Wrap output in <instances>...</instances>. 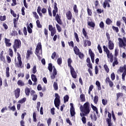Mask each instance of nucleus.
Here are the masks:
<instances>
[{
  "instance_id": "1",
  "label": "nucleus",
  "mask_w": 126,
  "mask_h": 126,
  "mask_svg": "<svg viewBox=\"0 0 126 126\" xmlns=\"http://www.w3.org/2000/svg\"><path fill=\"white\" fill-rule=\"evenodd\" d=\"M80 110L81 113L80 114V117H82L83 116H87L90 113V111H91V108H90V104H89V102H86L83 105H81L80 106Z\"/></svg>"
},
{
  "instance_id": "2",
  "label": "nucleus",
  "mask_w": 126,
  "mask_h": 126,
  "mask_svg": "<svg viewBox=\"0 0 126 126\" xmlns=\"http://www.w3.org/2000/svg\"><path fill=\"white\" fill-rule=\"evenodd\" d=\"M58 4L56 2L54 3V9L53 10V15L54 17H55V20L57 21V23L59 24V25H63V23L62 20V16H61V14H57L58 13Z\"/></svg>"
},
{
  "instance_id": "3",
  "label": "nucleus",
  "mask_w": 126,
  "mask_h": 126,
  "mask_svg": "<svg viewBox=\"0 0 126 126\" xmlns=\"http://www.w3.org/2000/svg\"><path fill=\"white\" fill-rule=\"evenodd\" d=\"M13 48L14 49V52L16 53L17 52V49H20L21 48V41L20 39H15L14 41V44L13 45Z\"/></svg>"
},
{
  "instance_id": "4",
  "label": "nucleus",
  "mask_w": 126,
  "mask_h": 126,
  "mask_svg": "<svg viewBox=\"0 0 126 126\" xmlns=\"http://www.w3.org/2000/svg\"><path fill=\"white\" fill-rule=\"evenodd\" d=\"M55 98L54 100V105L55 106V107L56 108H57V109L58 110L60 109V105H61V100L60 99H61V96H60L59 95V94L57 93H56L55 94Z\"/></svg>"
},
{
  "instance_id": "5",
  "label": "nucleus",
  "mask_w": 126,
  "mask_h": 126,
  "mask_svg": "<svg viewBox=\"0 0 126 126\" xmlns=\"http://www.w3.org/2000/svg\"><path fill=\"white\" fill-rule=\"evenodd\" d=\"M17 54V60L18 61V63H16V65L17 67H19L20 68H22L24 66L23 64H22V61L21 60V55L19 54L18 52Z\"/></svg>"
},
{
  "instance_id": "6",
  "label": "nucleus",
  "mask_w": 126,
  "mask_h": 126,
  "mask_svg": "<svg viewBox=\"0 0 126 126\" xmlns=\"http://www.w3.org/2000/svg\"><path fill=\"white\" fill-rule=\"evenodd\" d=\"M119 41V48H123V49H126V43L125 41L123 40L122 38H118Z\"/></svg>"
},
{
  "instance_id": "7",
  "label": "nucleus",
  "mask_w": 126,
  "mask_h": 126,
  "mask_svg": "<svg viewBox=\"0 0 126 126\" xmlns=\"http://www.w3.org/2000/svg\"><path fill=\"white\" fill-rule=\"evenodd\" d=\"M39 51H41L42 52V45L41 44V42L37 44L35 49V54L38 57H39Z\"/></svg>"
},
{
  "instance_id": "8",
  "label": "nucleus",
  "mask_w": 126,
  "mask_h": 126,
  "mask_svg": "<svg viewBox=\"0 0 126 126\" xmlns=\"http://www.w3.org/2000/svg\"><path fill=\"white\" fill-rule=\"evenodd\" d=\"M70 113L71 117H74V116H75V110L74 109V107L73 106V103H70Z\"/></svg>"
},
{
  "instance_id": "9",
  "label": "nucleus",
  "mask_w": 126,
  "mask_h": 126,
  "mask_svg": "<svg viewBox=\"0 0 126 126\" xmlns=\"http://www.w3.org/2000/svg\"><path fill=\"white\" fill-rule=\"evenodd\" d=\"M111 0H104V2L102 4V6L103 8H106L107 7L110 8L111 7V5H110V3L111 2Z\"/></svg>"
},
{
  "instance_id": "10",
  "label": "nucleus",
  "mask_w": 126,
  "mask_h": 126,
  "mask_svg": "<svg viewBox=\"0 0 126 126\" xmlns=\"http://www.w3.org/2000/svg\"><path fill=\"white\" fill-rule=\"evenodd\" d=\"M108 117L109 118L106 119V122L107 123V125H108V126H112V115L110 112H108Z\"/></svg>"
},
{
  "instance_id": "11",
  "label": "nucleus",
  "mask_w": 126,
  "mask_h": 126,
  "mask_svg": "<svg viewBox=\"0 0 126 126\" xmlns=\"http://www.w3.org/2000/svg\"><path fill=\"white\" fill-rule=\"evenodd\" d=\"M14 93L16 99L19 98V96H20V89L19 88H17L14 91Z\"/></svg>"
},
{
  "instance_id": "12",
  "label": "nucleus",
  "mask_w": 126,
  "mask_h": 126,
  "mask_svg": "<svg viewBox=\"0 0 126 126\" xmlns=\"http://www.w3.org/2000/svg\"><path fill=\"white\" fill-rule=\"evenodd\" d=\"M70 73L73 78H76L77 77V74L74 70V68H70Z\"/></svg>"
},
{
  "instance_id": "13",
  "label": "nucleus",
  "mask_w": 126,
  "mask_h": 126,
  "mask_svg": "<svg viewBox=\"0 0 126 126\" xmlns=\"http://www.w3.org/2000/svg\"><path fill=\"white\" fill-rule=\"evenodd\" d=\"M89 54L90 55L93 63H94V62H95L94 60V58H95V54L93 52H92V50H91V49L89 50Z\"/></svg>"
},
{
  "instance_id": "14",
  "label": "nucleus",
  "mask_w": 126,
  "mask_h": 126,
  "mask_svg": "<svg viewBox=\"0 0 126 126\" xmlns=\"http://www.w3.org/2000/svg\"><path fill=\"white\" fill-rule=\"evenodd\" d=\"M52 68H53V72L50 77L51 79H55L56 78V75H57V69H56L55 66H52Z\"/></svg>"
},
{
  "instance_id": "15",
  "label": "nucleus",
  "mask_w": 126,
  "mask_h": 126,
  "mask_svg": "<svg viewBox=\"0 0 126 126\" xmlns=\"http://www.w3.org/2000/svg\"><path fill=\"white\" fill-rule=\"evenodd\" d=\"M4 43L6 47H11L12 45L11 42H10V39H8L6 37L4 38Z\"/></svg>"
},
{
  "instance_id": "16",
  "label": "nucleus",
  "mask_w": 126,
  "mask_h": 126,
  "mask_svg": "<svg viewBox=\"0 0 126 126\" xmlns=\"http://www.w3.org/2000/svg\"><path fill=\"white\" fill-rule=\"evenodd\" d=\"M106 83H109L110 87L112 88L114 86V83L110 80V78L106 77L105 79Z\"/></svg>"
},
{
  "instance_id": "17",
  "label": "nucleus",
  "mask_w": 126,
  "mask_h": 126,
  "mask_svg": "<svg viewBox=\"0 0 126 126\" xmlns=\"http://www.w3.org/2000/svg\"><path fill=\"white\" fill-rule=\"evenodd\" d=\"M32 50H33L32 47L30 48V49L28 50L26 55V59H29V58H30V55H33Z\"/></svg>"
},
{
  "instance_id": "18",
  "label": "nucleus",
  "mask_w": 126,
  "mask_h": 126,
  "mask_svg": "<svg viewBox=\"0 0 126 126\" xmlns=\"http://www.w3.org/2000/svg\"><path fill=\"white\" fill-rule=\"evenodd\" d=\"M66 17L68 20H71L72 18V14L71 13V12L70 11H68L66 13Z\"/></svg>"
},
{
  "instance_id": "19",
  "label": "nucleus",
  "mask_w": 126,
  "mask_h": 126,
  "mask_svg": "<svg viewBox=\"0 0 126 126\" xmlns=\"http://www.w3.org/2000/svg\"><path fill=\"white\" fill-rule=\"evenodd\" d=\"M114 47L115 46L113 41L109 40L108 41V49H109V50H114Z\"/></svg>"
},
{
  "instance_id": "20",
  "label": "nucleus",
  "mask_w": 126,
  "mask_h": 126,
  "mask_svg": "<svg viewBox=\"0 0 126 126\" xmlns=\"http://www.w3.org/2000/svg\"><path fill=\"white\" fill-rule=\"evenodd\" d=\"M84 47H87V45L89 46H91V41L88 40H83Z\"/></svg>"
},
{
  "instance_id": "21",
  "label": "nucleus",
  "mask_w": 126,
  "mask_h": 126,
  "mask_svg": "<svg viewBox=\"0 0 126 126\" xmlns=\"http://www.w3.org/2000/svg\"><path fill=\"white\" fill-rule=\"evenodd\" d=\"M82 33L87 40H89V36L87 35V32L85 30V29L83 28L82 30Z\"/></svg>"
},
{
  "instance_id": "22",
  "label": "nucleus",
  "mask_w": 126,
  "mask_h": 126,
  "mask_svg": "<svg viewBox=\"0 0 126 126\" xmlns=\"http://www.w3.org/2000/svg\"><path fill=\"white\" fill-rule=\"evenodd\" d=\"M88 26H90L92 28H93V30L95 29V23L91 21L88 22Z\"/></svg>"
},
{
  "instance_id": "23",
  "label": "nucleus",
  "mask_w": 126,
  "mask_h": 126,
  "mask_svg": "<svg viewBox=\"0 0 126 126\" xmlns=\"http://www.w3.org/2000/svg\"><path fill=\"white\" fill-rule=\"evenodd\" d=\"M73 50H74V53L75 54V55H78V54H79L80 52V50H79L78 47H77V46H76L74 47Z\"/></svg>"
},
{
  "instance_id": "24",
  "label": "nucleus",
  "mask_w": 126,
  "mask_h": 126,
  "mask_svg": "<svg viewBox=\"0 0 126 126\" xmlns=\"http://www.w3.org/2000/svg\"><path fill=\"white\" fill-rule=\"evenodd\" d=\"M103 48L104 52H105L106 54H107V56H109V55L111 53H110V50L108 49V47H106V46L104 45L103 46Z\"/></svg>"
},
{
  "instance_id": "25",
  "label": "nucleus",
  "mask_w": 126,
  "mask_h": 126,
  "mask_svg": "<svg viewBox=\"0 0 126 126\" xmlns=\"http://www.w3.org/2000/svg\"><path fill=\"white\" fill-rule=\"evenodd\" d=\"M116 101H119V99L121 98V97H123L124 96V94L122 93H118L116 94Z\"/></svg>"
},
{
  "instance_id": "26",
  "label": "nucleus",
  "mask_w": 126,
  "mask_h": 126,
  "mask_svg": "<svg viewBox=\"0 0 126 126\" xmlns=\"http://www.w3.org/2000/svg\"><path fill=\"white\" fill-rule=\"evenodd\" d=\"M72 63V60H71V58H68L67 59V64L69 68H72V67H73L71 66Z\"/></svg>"
},
{
  "instance_id": "27",
  "label": "nucleus",
  "mask_w": 126,
  "mask_h": 126,
  "mask_svg": "<svg viewBox=\"0 0 126 126\" xmlns=\"http://www.w3.org/2000/svg\"><path fill=\"white\" fill-rule=\"evenodd\" d=\"M120 72H124V71H126V65L125 64L123 66H120L119 68Z\"/></svg>"
},
{
  "instance_id": "28",
  "label": "nucleus",
  "mask_w": 126,
  "mask_h": 126,
  "mask_svg": "<svg viewBox=\"0 0 126 126\" xmlns=\"http://www.w3.org/2000/svg\"><path fill=\"white\" fill-rule=\"evenodd\" d=\"M107 57L108 58V59H110V63H113V62L114 61V56H113L112 53L109 54L108 56V55H107Z\"/></svg>"
},
{
  "instance_id": "29",
  "label": "nucleus",
  "mask_w": 126,
  "mask_h": 126,
  "mask_svg": "<svg viewBox=\"0 0 126 126\" xmlns=\"http://www.w3.org/2000/svg\"><path fill=\"white\" fill-rule=\"evenodd\" d=\"M18 21V18L13 19V24L14 28H17V22Z\"/></svg>"
},
{
  "instance_id": "30",
  "label": "nucleus",
  "mask_w": 126,
  "mask_h": 126,
  "mask_svg": "<svg viewBox=\"0 0 126 126\" xmlns=\"http://www.w3.org/2000/svg\"><path fill=\"white\" fill-rule=\"evenodd\" d=\"M17 84L19 86H20V87L24 86V85H25V84L24 83V82H23V81L21 80H19L18 81Z\"/></svg>"
},
{
  "instance_id": "31",
  "label": "nucleus",
  "mask_w": 126,
  "mask_h": 126,
  "mask_svg": "<svg viewBox=\"0 0 126 126\" xmlns=\"http://www.w3.org/2000/svg\"><path fill=\"white\" fill-rule=\"evenodd\" d=\"M25 93L27 96H29V95H30V89L26 88L25 89Z\"/></svg>"
},
{
  "instance_id": "32",
  "label": "nucleus",
  "mask_w": 126,
  "mask_h": 126,
  "mask_svg": "<svg viewBox=\"0 0 126 126\" xmlns=\"http://www.w3.org/2000/svg\"><path fill=\"white\" fill-rule=\"evenodd\" d=\"M32 80L33 81V82H37V77H36V75L32 74L31 75Z\"/></svg>"
},
{
  "instance_id": "33",
  "label": "nucleus",
  "mask_w": 126,
  "mask_h": 126,
  "mask_svg": "<svg viewBox=\"0 0 126 126\" xmlns=\"http://www.w3.org/2000/svg\"><path fill=\"white\" fill-rule=\"evenodd\" d=\"M48 69L49 70L50 72H52L53 71V64L52 63H49L48 66Z\"/></svg>"
},
{
  "instance_id": "34",
  "label": "nucleus",
  "mask_w": 126,
  "mask_h": 126,
  "mask_svg": "<svg viewBox=\"0 0 126 126\" xmlns=\"http://www.w3.org/2000/svg\"><path fill=\"white\" fill-rule=\"evenodd\" d=\"M73 9L74 12L76 14H78V9H77V5H76V4L74 5Z\"/></svg>"
},
{
  "instance_id": "35",
  "label": "nucleus",
  "mask_w": 126,
  "mask_h": 126,
  "mask_svg": "<svg viewBox=\"0 0 126 126\" xmlns=\"http://www.w3.org/2000/svg\"><path fill=\"white\" fill-rule=\"evenodd\" d=\"M95 85L97 86V90H101V84H100V82L99 81H96L95 82Z\"/></svg>"
},
{
  "instance_id": "36",
  "label": "nucleus",
  "mask_w": 126,
  "mask_h": 126,
  "mask_svg": "<svg viewBox=\"0 0 126 126\" xmlns=\"http://www.w3.org/2000/svg\"><path fill=\"white\" fill-rule=\"evenodd\" d=\"M53 87H54V90H55V91H57V90H58V89H59V86H58V83H57V82H54Z\"/></svg>"
},
{
  "instance_id": "37",
  "label": "nucleus",
  "mask_w": 126,
  "mask_h": 126,
  "mask_svg": "<svg viewBox=\"0 0 126 126\" xmlns=\"http://www.w3.org/2000/svg\"><path fill=\"white\" fill-rule=\"evenodd\" d=\"M98 101H99V97L98 95H95L94 97V104H97L98 103Z\"/></svg>"
},
{
  "instance_id": "38",
  "label": "nucleus",
  "mask_w": 126,
  "mask_h": 126,
  "mask_svg": "<svg viewBox=\"0 0 126 126\" xmlns=\"http://www.w3.org/2000/svg\"><path fill=\"white\" fill-rule=\"evenodd\" d=\"M103 67H104L105 71L107 72V73H109V71H110V69L109 68V67H108V65L105 64L103 65Z\"/></svg>"
},
{
  "instance_id": "39",
  "label": "nucleus",
  "mask_w": 126,
  "mask_h": 126,
  "mask_svg": "<svg viewBox=\"0 0 126 126\" xmlns=\"http://www.w3.org/2000/svg\"><path fill=\"white\" fill-rule=\"evenodd\" d=\"M6 77H9V76H10L9 74V67H7L6 68Z\"/></svg>"
},
{
  "instance_id": "40",
  "label": "nucleus",
  "mask_w": 126,
  "mask_h": 126,
  "mask_svg": "<svg viewBox=\"0 0 126 126\" xmlns=\"http://www.w3.org/2000/svg\"><path fill=\"white\" fill-rule=\"evenodd\" d=\"M113 22L112 21V20H110V18H107L105 21V23L107 24V25H110V24H111Z\"/></svg>"
},
{
  "instance_id": "41",
  "label": "nucleus",
  "mask_w": 126,
  "mask_h": 126,
  "mask_svg": "<svg viewBox=\"0 0 126 126\" xmlns=\"http://www.w3.org/2000/svg\"><path fill=\"white\" fill-rule=\"evenodd\" d=\"M80 98L81 100V102H85V95L84 94H80Z\"/></svg>"
},
{
  "instance_id": "42",
  "label": "nucleus",
  "mask_w": 126,
  "mask_h": 126,
  "mask_svg": "<svg viewBox=\"0 0 126 126\" xmlns=\"http://www.w3.org/2000/svg\"><path fill=\"white\" fill-rule=\"evenodd\" d=\"M117 64H119V62H118V59L115 58L114 62L113 63L112 65L113 67L115 66Z\"/></svg>"
},
{
  "instance_id": "43",
  "label": "nucleus",
  "mask_w": 126,
  "mask_h": 126,
  "mask_svg": "<svg viewBox=\"0 0 126 126\" xmlns=\"http://www.w3.org/2000/svg\"><path fill=\"white\" fill-rule=\"evenodd\" d=\"M48 11L49 16H50V17H52L53 16V14H52V8H51L50 6L48 8Z\"/></svg>"
},
{
  "instance_id": "44",
  "label": "nucleus",
  "mask_w": 126,
  "mask_h": 126,
  "mask_svg": "<svg viewBox=\"0 0 126 126\" xmlns=\"http://www.w3.org/2000/svg\"><path fill=\"white\" fill-rule=\"evenodd\" d=\"M36 24L37 27L38 28H42V25H41L40 23V21L39 20H36Z\"/></svg>"
},
{
  "instance_id": "45",
  "label": "nucleus",
  "mask_w": 126,
  "mask_h": 126,
  "mask_svg": "<svg viewBox=\"0 0 126 126\" xmlns=\"http://www.w3.org/2000/svg\"><path fill=\"white\" fill-rule=\"evenodd\" d=\"M93 88H94V86H93V85H91L89 87V90H88V94H89V95L91 94V91H92V90H93Z\"/></svg>"
},
{
  "instance_id": "46",
  "label": "nucleus",
  "mask_w": 126,
  "mask_h": 126,
  "mask_svg": "<svg viewBox=\"0 0 126 126\" xmlns=\"http://www.w3.org/2000/svg\"><path fill=\"white\" fill-rule=\"evenodd\" d=\"M50 32H51V36L53 37V36L55 35V34L57 33V31L56 30V28L51 31Z\"/></svg>"
},
{
  "instance_id": "47",
  "label": "nucleus",
  "mask_w": 126,
  "mask_h": 126,
  "mask_svg": "<svg viewBox=\"0 0 126 126\" xmlns=\"http://www.w3.org/2000/svg\"><path fill=\"white\" fill-rule=\"evenodd\" d=\"M56 28L58 31V32H62V28L61 27V26L59 24H57L56 25Z\"/></svg>"
},
{
  "instance_id": "48",
  "label": "nucleus",
  "mask_w": 126,
  "mask_h": 126,
  "mask_svg": "<svg viewBox=\"0 0 126 126\" xmlns=\"http://www.w3.org/2000/svg\"><path fill=\"white\" fill-rule=\"evenodd\" d=\"M36 72H37V67L36 66V65H34L32 69V73L33 74H35V73H36Z\"/></svg>"
},
{
  "instance_id": "49",
  "label": "nucleus",
  "mask_w": 126,
  "mask_h": 126,
  "mask_svg": "<svg viewBox=\"0 0 126 126\" xmlns=\"http://www.w3.org/2000/svg\"><path fill=\"white\" fill-rule=\"evenodd\" d=\"M9 55L12 58L13 57V51L12 50V49L9 48Z\"/></svg>"
},
{
  "instance_id": "50",
  "label": "nucleus",
  "mask_w": 126,
  "mask_h": 126,
  "mask_svg": "<svg viewBox=\"0 0 126 126\" xmlns=\"http://www.w3.org/2000/svg\"><path fill=\"white\" fill-rule=\"evenodd\" d=\"M26 101V97H24L22 98L21 100H19L18 103H20V104H23Z\"/></svg>"
},
{
  "instance_id": "51",
  "label": "nucleus",
  "mask_w": 126,
  "mask_h": 126,
  "mask_svg": "<svg viewBox=\"0 0 126 126\" xmlns=\"http://www.w3.org/2000/svg\"><path fill=\"white\" fill-rule=\"evenodd\" d=\"M33 121L34 123L37 122V118H36V112H33L32 115Z\"/></svg>"
},
{
  "instance_id": "52",
  "label": "nucleus",
  "mask_w": 126,
  "mask_h": 126,
  "mask_svg": "<svg viewBox=\"0 0 126 126\" xmlns=\"http://www.w3.org/2000/svg\"><path fill=\"white\" fill-rule=\"evenodd\" d=\"M82 122L83 123V124H84V125H85V124H86V118L85 117V116H82Z\"/></svg>"
},
{
  "instance_id": "53",
  "label": "nucleus",
  "mask_w": 126,
  "mask_h": 126,
  "mask_svg": "<svg viewBox=\"0 0 126 126\" xmlns=\"http://www.w3.org/2000/svg\"><path fill=\"white\" fill-rule=\"evenodd\" d=\"M63 99L64 103H65V102H68V99H69L68 95H66L65 96H64Z\"/></svg>"
},
{
  "instance_id": "54",
  "label": "nucleus",
  "mask_w": 126,
  "mask_h": 126,
  "mask_svg": "<svg viewBox=\"0 0 126 126\" xmlns=\"http://www.w3.org/2000/svg\"><path fill=\"white\" fill-rule=\"evenodd\" d=\"M87 12L88 15H89L90 16H91V15H92V10L88 7H87Z\"/></svg>"
},
{
  "instance_id": "55",
  "label": "nucleus",
  "mask_w": 126,
  "mask_h": 126,
  "mask_svg": "<svg viewBox=\"0 0 126 126\" xmlns=\"http://www.w3.org/2000/svg\"><path fill=\"white\" fill-rule=\"evenodd\" d=\"M112 29H113V30H114V31H115V32H116V33L119 32V28L118 27H115V26H113Z\"/></svg>"
},
{
  "instance_id": "56",
  "label": "nucleus",
  "mask_w": 126,
  "mask_h": 126,
  "mask_svg": "<svg viewBox=\"0 0 126 126\" xmlns=\"http://www.w3.org/2000/svg\"><path fill=\"white\" fill-rule=\"evenodd\" d=\"M97 50H98L99 54H102L103 53V51H102V48L100 46V44H98L97 46Z\"/></svg>"
},
{
  "instance_id": "57",
  "label": "nucleus",
  "mask_w": 126,
  "mask_h": 126,
  "mask_svg": "<svg viewBox=\"0 0 126 126\" xmlns=\"http://www.w3.org/2000/svg\"><path fill=\"white\" fill-rule=\"evenodd\" d=\"M63 63V59L62 58H59L57 59V63L58 64L61 65V63Z\"/></svg>"
},
{
  "instance_id": "58",
  "label": "nucleus",
  "mask_w": 126,
  "mask_h": 126,
  "mask_svg": "<svg viewBox=\"0 0 126 126\" xmlns=\"http://www.w3.org/2000/svg\"><path fill=\"white\" fill-rule=\"evenodd\" d=\"M99 27L101 28V29H104L105 28V25H104V22H100L99 24Z\"/></svg>"
},
{
  "instance_id": "59",
  "label": "nucleus",
  "mask_w": 126,
  "mask_h": 126,
  "mask_svg": "<svg viewBox=\"0 0 126 126\" xmlns=\"http://www.w3.org/2000/svg\"><path fill=\"white\" fill-rule=\"evenodd\" d=\"M126 71H124L122 74V79L123 81H125L126 80Z\"/></svg>"
},
{
  "instance_id": "60",
  "label": "nucleus",
  "mask_w": 126,
  "mask_h": 126,
  "mask_svg": "<svg viewBox=\"0 0 126 126\" xmlns=\"http://www.w3.org/2000/svg\"><path fill=\"white\" fill-rule=\"evenodd\" d=\"M111 78L112 81L115 80V79L116 78V75H115V73L113 72V73H111Z\"/></svg>"
},
{
  "instance_id": "61",
  "label": "nucleus",
  "mask_w": 126,
  "mask_h": 126,
  "mask_svg": "<svg viewBox=\"0 0 126 126\" xmlns=\"http://www.w3.org/2000/svg\"><path fill=\"white\" fill-rule=\"evenodd\" d=\"M77 56H78L80 59H83V58L84 57V54H83V53L81 52L78 53V54Z\"/></svg>"
},
{
  "instance_id": "62",
  "label": "nucleus",
  "mask_w": 126,
  "mask_h": 126,
  "mask_svg": "<svg viewBox=\"0 0 126 126\" xmlns=\"http://www.w3.org/2000/svg\"><path fill=\"white\" fill-rule=\"evenodd\" d=\"M10 13L11 15H12L13 17H16V14L15 12H14V11H13L12 9H10Z\"/></svg>"
},
{
  "instance_id": "63",
  "label": "nucleus",
  "mask_w": 126,
  "mask_h": 126,
  "mask_svg": "<svg viewBox=\"0 0 126 126\" xmlns=\"http://www.w3.org/2000/svg\"><path fill=\"white\" fill-rule=\"evenodd\" d=\"M32 14L33 15L34 17H35V18H36V19H39V16L37 14V12H33Z\"/></svg>"
},
{
  "instance_id": "64",
  "label": "nucleus",
  "mask_w": 126,
  "mask_h": 126,
  "mask_svg": "<svg viewBox=\"0 0 126 126\" xmlns=\"http://www.w3.org/2000/svg\"><path fill=\"white\" fill-rule=\"evenodd\" d=\"M6 19V16H0V20L1 21H4Z\"/></svg>"
}]
</instances>
